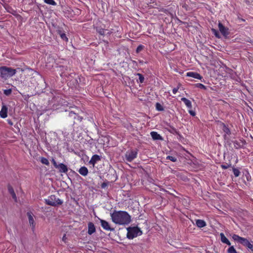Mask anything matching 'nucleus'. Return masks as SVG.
I'll use <instances>...</instances> for the list:
<instances>
[{
  "label": "nucleus",
  "mask_w": 253,
  "mask_h": 253,
  "mask_svg": "<svg viewBox=\"0 0 253 253\" xmlns=\"http://www.w3.org/2000/svg\"><path fill=\"white\" fill-rule=\"evenodd\" d=\"M4 93L5 95L8 96L10 94H11L12 92V89H5L4 90Z\"/></svg>",
  "instance_id": "c756f323"
},
{
  "label": "nucleus",
  "mask_w": 253,
  "mask_h": 253,
  "mask_svg": "<svg viewBox=\"0 0 253 253\" xmlns=\"http://www.w3.org/2000/svg\"><path fill=\"white\" fill-rule=\"evenodd\" d=\"M136 75L139 77V80L140 82L141 83H143V82L144 81V78L143 76L140 73H137L136 74Z\"/></svg>",
  "instance_id": "bb28decb"
},
{
  "label": "nucleus",
  "mask_w": 253,
  "mask_h": 253,
  "mask_svg": "<svg viewBox=\"0 0 253 253\" xmlns=\"http://www.w3.org/2000/svg\"><path fill=\"white\" fill-rule=\"evenodd\" d=\"M79 172L83 176H86L87 175L88 171L85 167H82L79 169Z\"/></svg>",
  "instance_id": "dca6fc26"
},
{
  "label": "nucleus",
  "mask_w": 253,
  "mask_h": 253,
  "mask_svg": "<svg viewBox=\"0 0 253 253\" xmlns=\"http://www.w3.org/2000/svg\"><path fill=\"white\" fill-rule=\"evenodd\" d=\"M56 169H59L60 172L66 173L68 171L67 167L62 163L58 164Z\"/></svg>",
  "instance_id": "f8f14e48"
},
{
  "label": "nucleus",
  "mask_w": 253,
  "mask_h": 253,
  "mask_svg": "<svg viewBox=\"0 0 253 253\" xmlns=\"http://www.w3.org/2000/svg\"><path fill=\"white\" fill-rule=\"evenodd\" d=\"M228 253H237L233 246H231L228 249Z\"/></svg>",
  "instance_id": "5701e85b"
},
{
  "label": "nucleus",
  "mask_w": 253,
  "mask_h": 253,
  "mask_svg": "<svg viewBox=\"0 0 253 253\" xmlns=\"http://www.w3.org/2000/svg\"><path fill=\"white\" fill-rule=\"evenodd\" d=\"M41 162L42 164H44L45 165L48 166L49 165V163L48 160L44 157H41Z\"/></svg>",
  "instance_id": "412c9836"
},
{
  "label": "nucleus",
  "mask_w": 253,
  "mask_h": 253,
  "mask_svg": "<svg viewBox=\"0 0 253 253\" xmlns=\"http://www.w3.org/2000/svg\"><path fill=\"white\" fill-rule=\"evenodd\" d=\"M27 214L28 217L29 222L30 226H31L32 230H34L35 228L36 224L33 217L32 213L31 212H28Z\"/></svg>",
  "instance_id": "1a4fd4ad"
},
{
  "label": "nucleus",
  "mask_w": 253,
  "mask_h": 253,
  "mask_svg": "<svg viewBox=\"0 0 253 253\" xmlns=\"http://www.w3.org/2000/svg\"><path fill=\"white\" fill-rule=\"evenodd\" d=\"M233 173H234V175L236 176V177H237V176H239L240 174V171L239 170V169H235V168H234L233 169Z\"/></svg>",
  "instance_id": "393cba45"
},
{
  "label": "nucleus",
  "mask_w": 253,
  "mask_h": 253,
  "mask_svg": "<svg viewBox=\"0 0 253 253\" xmlns=\"http://www.w3.org/2000/svg\"><path fill=\"white\" fill-rule=\"evenodd\" d=\"M221 241L222 243L226 244L227 245L230 246L231 245L229 241L227 239V238L224 236L223 233H221L220 234Z\"/></svg>",
  "instance_id": "a211bd4d"
},
{
  "label": "nucleus",
  "mask_w": 253,
  "mask_h": 253,
  "mask_svg": "<svg viewBox=\"0 0 253 253\" xmlns=\"http://www.w3.org/2000/svg\"><path fill=\"white\" fill-rule=\"evenodd\" d=\"M178 90V88H174L172 90V92L174 94H175Z\"/></svg>",
  "instance_id": "37998d69"
},
{
  "label": "nucleus",
  "mask_w": 253,
  "mask_h": 253,
  "mask_svg": "<svg viewBox=\"0 0 253 253\" xmlns=\"http://www.w3.org/2000/svg\"><path fill=\"white\" fill-rule=\"evenodd\" d=\"M218 28L224 36H226L229 34L228 29L224 27L220 22L218 23Z\"/></svg>",
  "instance_id": "6e6552de"
},
{
  "label": "nucleus",
  "mask_w": 253,
  "mask_h": 253,
  "mask_svg": "<svg viewBox=\"0 0 253 253\" xmlns=\"http://www.w3.org/2000/svg\"><path fill=\"white\" fill-rule=\"evenodd\" d=\"M7 107L5 105H3L2 108L0 111V116L2 118H5L7 116Z\"/></svg>",
  "instance_id": "9b49d317"
},
{
  "label": "nucleus",
  "mask_w": 253,
  "mask_h": 253,
  "mask_svg": "<svg viewBox=\"0 0 253 253\" xmlns=\"http://www.w3.org/2000/svg\"><path fill=\"white\" fill-rule=\"evenodd\" d=\"M96 229L94 224L92 222H89L88 224V234L89 235H91L94 233Z\"/></svg>",
  "instance_id": "ddd939ff"
},
{
  "label": "nucleus",
  "mask_w": 253,
  "mask_h": 253,
  "mask_svg": "<svg viewBox=\"0 0 253 253\" xmlns=\"http://www.w3.org/2000/svg\"><path fill=\"white\" fill-rule=\"evenodd\" d=\"M127 230V237L129 239H132L142 234V231L137 227H128Z\"/></svg>",
  "instance_id": "20e7f679"
},
{
  "label": "nucleus",
  "mask_w": 253,
  "mask_h": 253,
  "mask_svg": "<svg viewBox=\"0 0 253 253\" xmlns=\"http://www.w3.org/2000/svg\"><path fill=\"white\" fill-rule=\"evenodd\" d=\"M137 156V152L135 151H128L125 155L126 159L128 162H131Z\"/></svg>",
  "instance_id": "423d86ee"
},
{
  "label": "nucleus",
  "mask_w": 253,
  "mask_h": 253,
  "mask_svg": "<svg viewBox=\"0 0 253 253\" xmlns=\"http://www.w3.org/2000/svg\"><path fill=\"white\" fill-rule=\"evenodd\" d=\"M100 160V157L98 155H94L92 156V158H91L89 162V163L91 165H92L94 166L95 164Z\"/></svg>",
  "instance_id": "4468645a"
},
{
  "label": "nucleus",
  "mask_w": 253,
  "mask_h": 253,
  "mask_svg": "<svg viewBox=\"0 0 253 253\" xmlns=\"http://www.w3.org/2000/svg\"><path fill=\"white\" fill-rule=\"evenodd\" d=\"M12 198L14 200L15 202H17V197L15 192L11 194Z\"/></svg>",
  "instance_id": "58836bf2"
},
{
  "label": "nucleus",
  "mask_w": 253,
  "mask_h": 253,
  "mask_svg": "<svg viewBox=\"0 0 253 253\" xmlns=\"http://www.w3.org/2000/svg\"><path fill=\"white\" fill-rule=\"evenodd\" d=\"M96 30L101 35H104L105 34V30L103 29L97 28Z\"/></svg>",
  "instance_id": "c85d7f7f"
},
{
  "label": "nucleus",
  "mask_w": 253,
  "mask_h": 253,
  "mask_svg": "<svg viewBox=\"0 0 253 253\" xmlns=\"http://www.w3.org/2000/svg\"><path fill=\"white\" fill-rule=\"evenodd\" d=\"M211 31H212V33L214 34V35H215L216 37H217V38H219V33H218V31H217L216 30H215V29H211Z\"/></svg>",
  "instance_id": "473e14b6"
},
{
  "label": "nucleus",
  "mask_w": 253,
  "mask_h": 253,
  "mask_svg": "<svg viewBox=\"0 0 253 253\" xmlns=\"http://www.w3.org/2000/svg\"><path fill=\"white\" fill-rule=\"evenodd\" d=\"M196 223L197 226L200 228L204 227L206 225V222L204 220L201 219L197 220Z\"/></svg>",
  "instance_id": "6ab92c4d"
},
{
  "label": "nucleus",
  "mask_w": 253,
  "mask_h": 253,
  "mask_svg": "<svg viewBox=\"0 0 253 253\" xmlns=\"http://www.w3.org/2000/svg\"><path fill=\"white\" fill-rule=\"evenodd\" d=\"M223 130L227 134H229L230 133V131L229 128L227 127L224 124H223Z\"/></svg>",
  "instance_id": "4be33fe9"
},
{
  "label": "nucleus",
  "mask_w": 253,
  "mask_h": 253,
  "mask_svg": "<svg viewBox=\"0 0 253 253\" xmlns=\"http://www.w3.org/2000/svg\"><path fill=\"white\" fill-rule=\"evenodd\" d=\"M69 116L71 119L75 120L77 121H79L81 122L82 120V118L80 117L76 113H74L73 111H71L69 113Z\"/></svg>",
  "instance_id": "9d476101"
},
{
  "label": "nucleus",
  "mask_w": 253,
  "mask_h": 253,
  "mask_svg": "<svg viewBox=\"0 0 253 253\" xmlns=\"http://www.w3.org/2000/svg\"><path fill=\"white\" fill-rule=\"evenodd\" d=\"M231 167V165H228V164H226V165H221V167L223 169H228V168L230 167Z\"/></svg>",
  "instance_id": "e433bc0d"
},
{
  "label": "nucleus",
  "mask_w": 253,
  "mask_h": 253,
  "mask_svg": "<svg viewBox=\"0 0 253 253\" xmlns=\"http://www.w3.org/2000/svg\"><path fill=\"white\" fill-rule=\"evenodd\" d=\"M51 161H52L54 166L56 168L58 166V164H57V163L56 162V161H55V160L54 159H52Z\"/></svg>",
  "instance_id": "4c0bfd02"
},
{
  "label": "nucleus",
  "mask_w": 253,
  "mask_h": 253,
  "mask_svg": "<svg viewBox=\"0 0 253 253\" xmlns=\"http://www.w3.org/2000/svg\"><path fill=\"white\" fill-rule=\"evenodd\" d=\"M181 100L184 102L185 104L188 108H192L191 102L189 100L185 97H183L181 98Z\"/></svg>",
  "instance_id": "aec40b11"
},
{
  "label": "nucleus",
  "mask_w": 253,
  "mask_h": 253,
  "mask_svg": "<svg viewBox=\"0 0 253 253\" xmlns=\"http://www.w3.org/2000/svg\"><path fill=\"white\" fill-rule=\"evenodd\" d=\"M7 188L8 192L11 195L14 193V191L13 187L10 184L8 185Z\"/></svg>",
  "instance_id": "cd10ccee"
},
{
  "label": "nucleus",
  "mask_w": 253,
  "mask_h": 253,
  "mask_svg": "<svg viewBox=\"0 0 253 253\" xmlns=\"http://www.w3.org/2000/svg\"><path fill=\"white\" fill-rule=\"evenodd\" d=\"M66 240H67V237H66V234H64V236H63V237H62V240L64 242H66Z\"/></svg>",
  "instance_id": "79ce46f5"
},
{
  "label": "nucleus",
  "mask_w": 253,
  "mask_h": 253,
  "mask_svg": "<svg viewBox=\"0 0 253 253\" xmlns=\"http://www.w3.org/2000/svg\"><path fill=\"white\" fill-rule=\"evenodd\" d=\"M107 186V184L105 182H103L101 184V187L102 188H105Z\"/></svg>",
  "instance_id": "a19ab883"
},
{
  "label": "nucleus",
  "mask_w": 253,
  "mask_h": 253,
  "mask_svg": "<svg viewBox=\"0 0 253 253\" xmlns=\"http://www.w3.org/2000/svg\"><path fill=\"white\" fill-rule=\"evenodd\" d=\"M45 203L49 206L56 207L62 204L63 202L55 195H51L45 200Z\"/></svg>",
  "instance_id": "39448f33"
},
{
  "label": "nucleus",
  "mask_w": 253,
  "mask_h": 253,
  "mask_svg": "<svg viewBox=\"0 0 253 253\" xmlns=\"http://www.w3.org/2000/svg\"><path fill=\"white\" fill-rule=\"evenodd\" d=\"M151 135L152 138L154 140H162V137L161 136L158 134L157 132L152 131L151 132Z\"/></svg>",
  "instance_id": "f3484780"
},
{
  "label": "nucleus",
  "mask_w": 253,
  "mask_h": 253,
  "mask_svg": "<svg viewBox=\"0 0 253 253\" xmlns=\"http://www.w3.org/2000/svg\"><path fill=\"white\" fill-rule=\"evenodd\" d=\"M189 113L192 116H195V115H196L195 112L194 111H193V110H189Z\"/></svg>",
  "instance_id": "ea45409f"
},
{
  "label": "nucleus",
  "mask_w": 253,
  "mask_h": 253,
  "mask_svg": "<svg viewBox=\"0 0 253 253\" xmlns=\"http://www.w3.org/2000/svg\"><path fill=\"white\" fill-rule=\"evenodd\" d=\"M187 76L192 77L193 78L198 79H201L202 78L199 74H198L197 73H195V72H188L187 73Z\"/></svg>",
  "instance_id": "2eb2a0df"
},
{
  "label": "nucleus",
  "mask_w": 253,
  "mask_h": 253,
  "mask_svg": "<svg viewBox=\"0 0 253 253\" xmlns=\"http://www.w3.org/2000/svg\"><path fill=\"white\" fill-rule=\"evenodd\" d=\"M143 48V46L142 45H139L136 50V51L137 53H139L140 51H141Z\"/></svg>",
  "instance_id": "72a5a7b5"
},
{
  "label": "nucleus",
  "mask_w": 253,
  "mask_h": 253,
  "mask_svg": "<svg viewBox=\"0 0 253 253\" xmlns=\"http://www.w3.org/2000/svg\"><path fill=\"white\" fill-rule=\"evenodd\" d=\"M167 159L169 160L170 161H171L172 162H176V160H177L176 158H175V157H174L173 156H168L167 157Z\"/></svg>",
  "instance_id": "7c9ffc66"
},
{
  "label": "nucleus",
  "mask_w": 253,
  "mask_h": 253,
  "mask_svg": "<svg viewBox=\"0 0 253 253\" xmlns=\"http://www.w3.org/2000/svg\"><path fill=\"white\" fill-rule=\"evenodd\" d=\"M196 86L197 87L200 88L201 89H206V86L204 84H200V83L197 84H196Z\"/></svg>",
  "instance_id": "2f4dec72"
},
{
  "label": "nucleus",
  "mask_w": 253,
  "mask_h": 253,
  "mask_svg": "<svg viewBox=\"0 0 253 253\" xmlns=\"http://www.w3.org/2000/svg\"><path fill=\"white\" fill-rule=\"evenodd\" d=\"M111 217L112 221L117 224H128L131 221L130 216L124 211H115L111 213Z\"/></svg>",
  "instance_id": "f257e3e1"
},
{
  "label": "nucleus",
  "mask_w": 253,
  "mask_h": 253,
  "mask_svg": "<svg viewBox=\"0 0 253 253\" xmlns=\"http://www.w3.org/2000/svg\"><path fill=\"white\" fill-rule=\"evenodd\" d=\"M16 69L6 66L0 67V76L2 78L7 79L9 77H12L16 74Z\"/></svg>",
  "instance_id": "f03ea898"
},
{
  "label": "nucleus",
  "mask_w": 253,
  "mask_h": 253,
  "mask_svg": "<svg viewBox=\"0 0 253 253\" xmlns=\"http://www.w3.org/2000/svg\"><path fill=\"white\" fill-rule=\"evenodd\" d=\"M156 107L157 110L158 111H163L164 110V108L161 104L159 103H157L156 104Z\"/></svg>",
  "instance_id": "a878e982"
},
{
  "label": "nucleus",
  "mask_w": 253,
  "mask_h": 253,
  "mask_svg": "<svg viewBox=\"0 0 253 253\" xmlns=\"http://www.w3.org/2000/svg\"><path fill=\"white\" fill-rule=\"evenodd\" d=\"M60 37L63 40H65L66 41H68V38H67V37L65 34L63 33V34H61Z\"/></svg>",
  "instance_id": "c9c22d12"
},
{
  "label": "nucleus",
  "mask_w": 253,
  "mask_h": 253,
  "mask_svg": "<svg viewBox=\"0 0 253 253\" xmlns=\"http://www.w3.org/2000/svg\"><path fill=\"white\" fill-rule=\"evenodd\" d=\"M99 220L100 221L101 226L104 229L111 231H113L114 230V228H111L107 221L101 219H99Z\"/></svg>",
  "instance_id": "0eeeda50"
},
{
  "label": "nucleus",
  "mask_w": 253,
  "mask_h": 253,
  "mask_svg": "<svg viewBox=\"0 0 253 253\" xmlns=\"http://www.w3.org/2000/svg\"><path fill=\"white\" fill-rule=\"evenodd\" d=\"M232 238L234 241L239 242L243 246L247 247L253 252V245L249 241V240L246 238L240 237L239 236L234 234L232 236Z\"/></svg>",
  "instance_id": "7ed1b4c3"
},
{
  "label": "nucleus",
  "mask_w": 253,
  "mask_h": 253,
  "mask_svg": "<svg viewBox=\"0 0 253 253\" xmlns=\"http://www.w3.org/2000/svg\"><path fill=\"white\" fill-rule=\"evenodd\" d=\"M234 147L236 149H238L240 147V144L237 141H234L233 142Z\"/></svg>",
  "instance_id": "f704fd0d"
},
{
  "label": "nucleus",
  "mask_w": 253,
  "mask_h": 253,
  "mask_svg": "<svg viewBox=\"0 0 253 253\" xmlns=\"http://www.w3.org/2000/svg\"><path fill=\"white\" fill-rule=\"evenodd\" d=\"M44 1L45 3L52 5H55L56 4L54 0H44Z\"/></svg>",
  "instance_id": "b1692460"
},
{
  "label": "nucleus",
  "mask_w": 253,
  "mask_h": 253,
  "mask_svg": "<svg viewBox=\"0 0 253 253\" xmlns=\"http://www.w3.org/2000/svg\"><path fill=\"white\" fill-rule=\"evenodd\" d=\"M7 122H8V123L10 125H11V126L13 125V123L12 122V121L11 120H7Z\"/></svg>",
  "instance_id": "c03bdc74"
}]
</instances>
